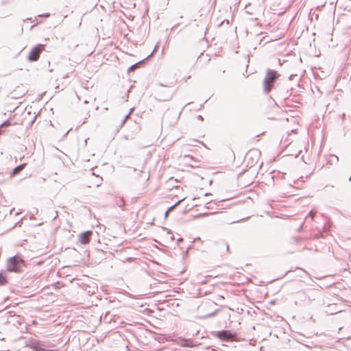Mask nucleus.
Listing matches in <instances>:
<instances>
[{
  "instance_id": "b1692460",
  "label": "nucleus",
  "mask_w": 351,
  "mask_h": 351,
  "mask_svg": "<svg viewBox=\"0 0 351 351\" xmlns=\"http://www.w3.org/2000/svg\"><path fill=\"white\" fill-rule=\"evenodd\" d=\"M210 195V193H206L204 195L207 196V195Z\"/></svg>"
},
{
  "instance_id": "423d86ee",
  "label": "nucleus",
  "mask_w": 351,
  "mask_h": 351,
  "mask_svg": "<svg viewBox=\"0 0 351 351\" xmlns=\"http://www.w3.org/2000/svg\"><path fill=\"white\" fill-rule=\"evenodd\" d=\"M218 337L223 340H228L232 337V334L228 330H222L219 332Z\"/></svg>"
},
{
  "instance_id": "f3484780",
  "label": "nucleus",
  "mask_w": 351,
  "mask_h": 351,
  "mask_svg": "<svg viewBox=\"0 0 351 351\" xmlns=\"http://www.w3.org/2000/svg\"><path fill=\"white\" fill-rule=\"evenodd\" d=\"M182 341L184 342V343H182L183 346H190L188 343H186L187 340L183 339Z\"/></svg>"
},
{
  "instance_id": "0eeeda50",
  "label": "nucleus",
  "mask_w": 351,
  "mask_h": 351,
  "mask_svg": "<svg viewBox=\"0 0 351 351\" xmlns=\"http://www.w3.org/2000/svg\"><path fill=\"white\" fill-rule=\"evenodd\" d=\"M25 165H26L24 163L16 167L11 173V177L14 176V175H16L21 171H22L25 168Z\"/></svg>"
},
{
  "instance_id": "6ab92c4d",
  "label": "nucleus",
  "mask_w": 351,
  "mask_h": 351,
  "mask_svg": "<svg viewBox=\"0 0 351 351\" xmlns=\"http://www.w3.org/2000/svg\"><path fill=\"white\" fill-rule=\"evenodd\" d=\"M168 215H169V213H167V210L165 213V218H167Z\"/></svg>"
},
{
  "instance_id": "1a4fd4ad",
  "label": "nucleus",
  "mask_w": 351,
  "mask_h": 351,
  "mask_svg": "<svg viewBox=\"0 0 351 351\" xmlns=\"http://www.w3.org/2000/svg\"><path fill=\"white\" fill-rule=\"evenodd\" d=\"M32 351H55L53 350H46L45 348H43L42 347L39 346H35L34 347H33V350Z\"/></svg>"
},
{
  "instance_id": "f03ea898",
  "label": "nucleus",
  "mask_w": 351,
  "mask_h": 351,
  "mask_svg": "<svg viewBox=\"0 0 351 351\" xmlns=\"http://www.w3.org/2000/svg\"><path fill=\"white\" fill-rule=\"evenodd\" d=\"M24 261L17 256L10 258L7 262V270L10 272H21Z\"/></svg>"
},
{
  "instance_id": "aec40b11",
  "label": "nucleus",
  "mask_w": 351,
  "mask_h": 351,
  "mask_svg": "<svg viewBox=\"0 0 351 351\" xmlns=\"http://www.w3.org/2000/svg\"><path fill=\"white\" fill-rule=\"evenodd\" d=\"M224 245L226 246L227 250L229 249V245L227 243H224Z\"/></svg>"
},
{
  "instance_id": "7ed1b4c3",
  "label": "nucleus",
  "mask_w": 351,
  "mask_h": 351,
  "mask_svg": "<svg viewBox=\"0 0 351 351\" xmlns=\"http://www.w3.org/2000/svg\"><path fill=\"white\" fill-rule=\"evenodd\" d=\"M44 45L38 44L33 47L28 56V60L34 62L38 60L41 51L43 50Z\"/></svg>"
},
{
  "instance_id": "a878e982",
  "label": "nucleus",
  "mask_w": 351,
  "mask_h": 351,
  "mask_svg": "<svg viewBox=\"0 0 351 351\" xmlns=\"http://www.w3.org/2000/svg\"><path fill=\"white\" fill-rule=\"evenodd\" d=\"M129 114H127V116L125 117V119H126L129 117Z\"/></svg>"
},
{
  "instance_id": "4468645a",
  "label": "nucleus",
  "mask_w": 351,
  "mask_h": 351,
  "mask_svg": "<svg viewBox=\"0 0 351 351\" xmlns=\"http://www.w3.org/2000/svg\"><path fill=\"white\" fill-rule=\"evenodd\" d=\"M97 180L95 183H96L97 186H99L101 184L102 178H99V177H97Z\"/></svg>"
},
{
  "instance_id": "6e6552de",
  "label": "nucleus",
  "mask_w": 351,
  "mask_h": 351,
  "mask_svg": "<svg viewBox=\"0 0 351 351\" xmlns=\"http://www.w3.org/2000/svg\"><path fill=\"white\" fill-rule=\"evenodd\" d=\"M6 282V276L3 272H0V286L4 285Z\"/></svg>"
},
{
  "instance_id": "5701e85b",
  "label": "nucleus",
  "mask_w": 351,
  "mask_h": 351,
  "mask_svg": "<svg viewBox=\"0 0 351 351\" xmlns=\"http://www.w3.org/2000/svg\"><path fill=\"white\" fill-rule=\"evenodd\" d=\"M146 310H147V311H149V312H152L151 311H149V308H147L145 309V311H146Z\"/></svg>"
},
{
  "instance_id": "2eb2a0df",
  "label": "nucleus",
  "mask_w": 351,
  "mask_h": 351,
  "mask_svg": "<svg viewBox=\"0 0 351 351\" xmlns=\"http://www.w3.org/2000/svg\"><path fill=\"white\" fill-rule=\"evenodd\" d=\"M315 215V212L314 210H312L309 212L308 216H310L311 217V220L313 219Z\"/></svg>"
},
{
  "instance_id": "dca6fc26",
  "label": "nucleus",
  "mask_w": 351,
  "mask_h": 351,
  "mask_svg": "<svg viewBox=\"0 0 351 351\" xmlns=\"http://www.w3.org/2000/svg\"><path fill=\"white\" fill-rule=\"evenodd\" d=\"M157 47H158V45H156V46H155V47H154V49L153 51L152 52V53H151L149 56H147V58H149V57H150V56H152V54H153V53L156 51V48H157Z\"/></svg>"
},
{
  "instance_id": "f8f14e48",
  "label": "nucleus",
  "mask_w": 351,
  "mask_h": 351,
  "mask_svg": "<svg viewBox=\"0 0 351 351\" xmlns=\"http://www.w3.org/2000/svg\"><path fill=\"white\" fill-rule=\"evenodd\" d=\"M170 306H171L172 307H178L179 306V304L176 300H173L171 304L168 302V304H167V307H170Z\"/></svg>"
},
{
  "instance_id": "a211bd4d",
  "label": "nucleus",
  "mask_w": 351,
  "mask_h": 351,
  "mask_svg": "<svg viewBox=\"0 0 351 351\" xmlns=\"http://www.w3.org/2000/svg\"><path fill=\"white\" fill-rule=\"evenodd\" d=\"M197 119H198L199 120H201V121H202V120L204 119V118H203V117H202V115H198V116H197Z\"/></svg>"
},
{
  "instance_id": "ddd939ff",
  "label": "nucleus",
  "mask_w": 351,
  "mask_h": 351,
  "mask_svg": "<svg viewBox=\"0 0 351 351\" xmlns=\"http://www.w3.org/2000/svg\"><path fill=\"white\" fill-rule=\"evenodd\" d=\"M250 155H257V150H252L247 154V158H248Z\"/></svg>"
},
{
  "instance_id": "393cba45",
  "label": "nucleus",
  "mask_w": 351,
  "mask_h": 351,
  "mask_svg": "<svg viewBox=\"0 0 351 351\" xmlns=\"http://www.w3.org/2000/svg\"><path fill=\"white\" fill-rule=\"evenodd\" d=\"M210 202H211V201H210V202H207L206 204V205H207V204H209Z\"/></svg>"
},
{
  "instance_id": "20e7f679",
  "label": "nucleus",
  "mask_w": 351,
  "mask_h": 351,
  "mask_svg": "<svg viewBox=\"0 0 351 351\" xmlns=\"http://www.w3.org/2000/svg\"><path fill=\"white\" fill-rule=\"evenodd\" d=\"M193 310L194 311L193 312V313L195 315L194 317L195 319H207L215 316L217 313V311H215L211 313H203L202 312H199V308H193Z\"/></svg>"
},
{
  "instance_id": "f257e3e1",
  "label": "nucleus",
  "mask_w": 351,
  "mask_h": 351,
  "mask_svg": "<svg viewBox=\"0 0 351 351\" xmlns=\"http://www.w3.org/2000/svg\"><path fill=\"white\" fill-rule=\"evenodd\" d=\"M279 77L277 71L271 69H267L265 77L263 80V91L265 93H268L271 91L274 82Z\"/></svg>"
},
{
  "instance_id": "39448f33",
  "label": "nucleus",
  "mask_w": 351,
  "mask_h": 351,
  "mask_svg": "<svg viewBox=\"0 0 351 351\" xmlns=\"http://www.w3.org/2000/svg\"><path fill=\"white\" fill-rule=\"evenodd\" d=\"M92 234L93 232L91 230H88L81 233L79 235V242L83 245L88 243Z\"/></svg>"
},
{
  "instance_id": "9b49d317",
  "label": "nucleus",
  "mask_w": 351,
  "mask_h": 351,
  "mask_svg": "<svg viewBox=\"0 0 351 351\" xmlns=\"http://www.w3.org/2000/svg\"><path fill=\"white\" fill-rule=\"evenodd\" d=\"M142 62V61H140L137 63H135L134 64L132 65L131 66L129 67L128 69V71H134L136 68L138 67L139 64Z\"/></svg>"
},
{
  "instance_id": "4be33fe9",
  "label": "nucleus",
  "mask_w": 351,
  "mask_h": 351,
  "mask_svg": "<svg viewBox=\"0 0 351 351\" xmlns=\"http://www.w3.org/2000/svg\"><path fill=\"white\" fill-rule=\"evenodd\" d=\"M338 312H339V311H337V312H332V313H330V314H332V315H333V314H336V313H337Z\"/></svg>"
},
{
  "instance_id": "9d476101",
  "label": "nucleus",
  "mask_w": 351,
  "mask_h": 351,
  "mask_svg": "<svg viewBox=\"0 0 351 351\" xmlns=\"http://www.w3.org/2000/svg\"><path fill=\"white\" fill-rule=\"evenodd\" d=\"M184 200V199H182L179 201H178L175 204H173V206H170L168 209H167V213H169L171 210H173L178 204H180L181 202H182Z\"/></svg>"
},
{
  "instance_id": "412c9836",
  "label": "nucleus",
  "mask_w": 351,
  "mask_h": 351,
  "mask_svg": "<svg viewBox=\"0 0 351 351\" xmlns=\"http://www.w3.org/2000/svg\"><path fill=\"white\" fill-rule=\"evenodd\" d=\"M44 16H45V17H49V14H48V13H47V14H45Z\"/></svg>"
}]
</instances>
